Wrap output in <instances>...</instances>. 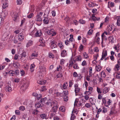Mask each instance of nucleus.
<instances>
[{
    "label": "nucleus",
    "instance_id": "obj_62",
    "mask_svg": "<svg viewBox=\"0 0 120 120\" xmlns=\"http://www.w3.org/2000/svg\"><path fill=\"white\" fill-rule=\"evenodd\" d=\"M116 108V107L115 106H114L113 107H112L111 108V110L112 111L114 112H116V110L115 109V108Z\"/></svg>",
    "mask_w": 120,
    "mask_h": 120
},
{
    "label": "nucleus",
    "instance_id": "obj_50",
    "mask_svg": "<svg viewBox=\"0 0 120 120\" xmlns=\"http://www.w3.org/2000/svg\"><path fill=\"white\" fill-rule=\"evenodd\" d=\"M92 68L91 67H90L89 69V75H91L92 74Z\"/></svg>",
    "mask_w": 120,
    "mask_h": 120
},
{
    "label": "nucleus",
    "instance_id": "obj_32",
    "mask_svg": "<svg viewBox=\"0 0 120 120\" xmlns=\"http://www.w3.org/2000/svg\"><path fill=\"white\" fill-rule=\"evenodd\" d=\"M94 60L93 61V64H95L96 63L94 62H96V60L97 59V58L98 56V55H97L95 56H94Z\"/></svg>",
    "mask_w": 120,
    "mask_h": 120
},
{
    "label": "nucleus",
    "instance_id": "obj_60",
    "mask_svg": "<svg viewBox=\"0 0 120 120\" xmlns=\"http://www.w3.org/2000/svg\"><path fill=\"white\" fill-rule=\"evenodd\" d=\"M70 43V41H68V40H66L65 41V44L68 45L69 44V43Z\"/></svg>",
    "mask_w": 120,
    "mask_h": 120
},
{
    "label": "nucleus",
    "instance_id": "obj_29",
    "mask_svg": "<svg viewBox=\"0 0 120 120\" xmlns=\"http://www.w3.org/2000/svg\"><path fill=\"white\" fill-rule=\"evenodd\" d=\"M49 11H48L47 10H45L44 12V17H45V15H47V17H48V15L49 13Z\"/></svg>",
    "mask_w": 120,
    "mask_h": 120
},
{
    "label": "nucleus",
    "instance_id": "obj_25",
    "mask_svg": "<svg viewBox=\"0 0 120 120\" xmlns=\"http://www.w3.org/2000/svg\"><path fill=\"white\" fill-rule=\"evenodd\" d=\"M34 66L35 65L34 64H32L30 65V69L31 72H32L34 71Z\"/></svg>",
    "mask_w": 120,
    "mask_h": 120
},
{
    "label": "nucleus",
    "instance_id": "obj_4",
    "mask_svg": "<svg viewBox=\"0 0 120 120\" xmlns=\"http://www.w3.org/2000/svg\"><path fill=\"white\" fill-rule=\"evenodd\" d=\"M50 44V47L52 49L56 48L57 44V42L53 41H52Z\"/></svg>",
    "mask_w": 120,
    "mask_h": 120
},
{
    "label": "nucleus",
    "instance_id": "obj_55",
    "mask_svg": "<svg viewBox=\"0 0 120 120\" xmlns=\"http://www.w3.org/2000/svg\"><path fill=\"white\" fill-rule=\"evenodd\" d=\"M49 56L50 58H53L54 57V55L51 53H49Z\"/></svg>",
    "mask_w": 120,
    "mask_h": 120
},
{
    "label": "nucleus",
    "instance_id": "obj_37",
    "mask_svg": "<svg viewBox=\"0 0 120 120\" xmlns=\"http://www.w3.org/2000/svg\"><path fill=\"white\" fill-rule=\"evenodd\" d=\"M82 59L81 56V55H79L77 56L76 60L77 61H81Z\"/></svg>",
    "mask_w": 120,
    "mask_h": 120
},
{
    "label": "nucleus",
    "instance_id": "obj_11",
    "mask_svg": "<svg viewBox=\"0 0 120 120\" xmlns=\"http://www.w3.org/2000/svg\"><path fill=\"white\" fill-rule=\"evenodd\" d=\"M18 39L20 41L24 39V36L22 33H20L19 35Z\"/></svg>",
    "mask_w": 120,
    "mask_h": 120
},
{
    "label": "nucleus",
    "instance_id": "obj_10",
    "mask_svg": "<svg viewBox=\"0 0 120 120\" xmlns=\"http://www.w3.org/2000/svg\"><path fill=\"white\" fill-rule=\"evenodd\" d=\"M67 51L65 50H63L61 52V55L62 57H64L67 56Z\"/></svg>",
    "mask_w": 120,
    "mask_h": 120
},
{
    "label": "nucleus",
    "instance_id": "obj_13",
    "mask_svg": "<svg viewBox=\"0 0 120 120\" xmlns=\"http://www.w3.org/2000/svg\"><path fill=\"white\" fill-rule=\"evenodd\" d=\"M42 33L40 30L39 31H37L36 33L35 34V36L36 37H39L41 36Z\"/></svg>",
    "mask_w": 120,
    "mask_h": 120
},
{
    "label": "nucleus",
    "instance_id": "obj_53",
    "mask_svg": "<svg viewBox=\"0 0 120 120\" xmlns=\"http://www.w3.org/2000/svg\"><path fill=\"white\" fill-rule=\"evenodd\" d=\"M78 102V104H79V106H80L82 104L81 103V102L80 101L78 102L77 101H76V100H75V102L74 105L75 104H76V103Z\"/></svg>",
    "mask_w": 120,
    "mask_h": 120
},
{
    "label": "nucleus",
    "instance_id": "obj_28",
    "mask_svg": "<svg viewBox=\"0 0 120 120\" xmlns=\"http://www.w3.org/2000/svg\"><path fill=\"white\" fill-rule=\"evenodd\" d=\"M109 40L110 42L112 43H113L114 42V39L113 37L110 36L109 38Z\"/></svg>",
    "mask_w": 120,
    "mask_h": 120
},
{
    "label": "nucleus",
    "instance_id": "obj_9",
    "mask_svg": "<svg viewBox=\"0 0 120 120\" xmlns=\"http://www.w3.org/2000/svg\"><path fill=\"white\" fill-rule=\"evenodd\" d=\"M18 16V15L17 13H13V15H12V17L14 18V21H16L17 20V19Z\"/></svg>",
    "mask_w": 120,
    "mask_h": 120
},
{
    "label": "nucleus",
    "instance_id": "obj_17",
    "mask_svg": "<svg viewBox=\"0 0 120 120\" xmlns=\"http://www.w3.org/2000/svg\"><path fill=\"white\" fill-rule=\"evenodd\" d=\"M100 40V38L98 37H95L94 41L96 43L99 44L100 43L99 42Z\"/></svg>",
    "mask_w": 120,
    "mask_h": 120
},
{
    "label": "nucleus",
    "instance_id": "obj_2",
    "mask_svg": "<svg viewBox=\"0 0 120 120\" xmlns=\"http://www.w3.org/2000/svg\"><path fill=\"white\" fill-rule=\"evenodd\" d=\"M29 83V82L27 81H24L23 85L21 86V88L23 90H25L28 86Z\"/></svg>",
    "mask_w": 120,
    "mask_h": 120
},
{
    "label": "nucleus",
    "instance_id": "obj_21",
    "mask_svg": "<svg viewBox=\"0 0 120 120\" xmlns=\"http://www.w3.org/2000/svg\"><path fill=\"white\" fill-rule=\"evenodd\" d=\"M8 4L6 2H5L3 3L2 7L3 9H4L5 8H6V7H8Z\"/></svg>",
    "mask_w": 120,
    "mask_h": 120
},
{
    "label": "nucleus",
    "instance_id": "obj_44",
    "mask_svg": "<svg viewBox=\"0 0 120 120\" xmlns=\"http://www.w3.org/2000/svg\"><path fill=\"white\" fill-rule=\"evenodd\" d=\"M85 106L87 108H89L91 107V105L89 103H86L85 104Z\"/></svg>",
    "mask_w": 120,
    "mask_h": 120
},
{
    "label": "nucleus",
    "instance_id": "obj_46",
    "mask_svg": "<svg viewBox=\"0 0 120 120\" xmlns=\"http://www.w3.org/2000/svg\"><path fill=\"white\" fill-rule=\"evenodd\" d=\"M33 16V13H31L30 15H28L27 16V17L29 19H30Z\"/></svg>",
    "mask_w": 120,
    "mask_h": 120
},
{
    "label": "nucleus",
    "instance_id": "obj_41",
    "mask_svg": "<svg viewBox=\"0 0 120 120\" xmlns=\"http://www.w3.org/2000/svg\"><path fill=\"white\" fill-rule=\"evenodd\" d=\"M83 56L85 58H87L88 57V56L86 52H84L83 53Z\"/></svg>",
    "mask_w": 120,
    "mask_h": 120
},
{
    "label": "nucleus",
    "instance_id": "obj_39",
    "mask_svg": "<svg viewBox=\"0 0 120 120\" xmlns=\"http://www.w3.org/2000/svg\"><path fill=\"white\" fill-rule=\"evenodd\" d=\"M14 74H15L16 75H18L19 74V70H16L14 71Z\"/></svg>",
    "mask_w": 120,
    "mask_h": 120
},
{
    "label": "nucleus",
    "instance_id": "obj_30",
    "mask_svg": "<svg viewBox=\"0 0 120 120\" xmlns=\"http://www.w3.org/2000/svg\"><path fill=\"white\" fill-rule=\"evenodd\" d=\"M79 23L81 24H84L85 23V21L82 19H81L79 21Z\"/></svg>",
    "mask_w": 120,
    "mask_h": 120
},
{
    "label": "nucleus",
    "instance_id": "obj_12",
    "mask_svg": "<svg viewBox=\"0 0 120 120\" xmlns=\"http://www.w3.org/2000/svg\"><path fill=\"white\" fill-rule=\"evenodd\" d=\"M107 55V52L105 51L104 52H103L102 55V57L101 59V60H102Z\"/></svg>",
    "mask_w": 120,
    "mask_h": 120
},
{
    "label": "nucleus",
    "instance_id": "obj_24",
    "mask_svg": "<svg viewBox=\"0 0 120 120\" xmlns=\"http://www.w3.org/2000/svg\"><path fill=\"white\" fill-rule=\"evenodd\" d=\"M95 68L97 71H100L101 68L100 67L99 65L98 66H96Z\"/></svg>",
    "mask_w": 120,
    "mask_h": 120
},
{
    "label": "nucleus",
    "instance_id": "obj_22",
    "mask_svg": "<svg viewBox=\"0 0 120 120\" xmlns=\"http://www.w3.org/2000/svg\"><path fill=\"white\" fill-rule=\"evenodd\" d=\"M109 91L108 88L107 87H105L103 89V93L105 94L107 93Z\"/></svg>",
    "mask_w": 120,
    "mask_h": 120
},
{
    "label": "nucleus",
    "instance_id": "obj_19",
    "mask_svg": "<svg viewBox=\"0 0 120 120\" xmlns=\"http://www.w3.org/2000/svg\"><path fill=\"white\" fill-rule=\"evenodd\" d=\"M54 31L53 29H52L49 30H48L47 31V34L49 35H51L52 33V32Z\"/></svg>",
    "mask_w": 120,
    "mask_h": 120
},
{
    "label": "nucleus",
    "instance_id": "obj_34",
    "mask_svg": "<svg viewBox=\"0 0 120 120\" xmlns=\"http://www.w3.org/2000/svg\"><path fill=\"white\" fill-rule=\"evenodd\" d=\"M38 56L37 54H36L35 53V51L34 52H33L32 54L31 57H32L33 56L37 57Z\"/></svg>",
    "mask_w": 120,
    "mask_h": 120
},
{
    "label": "nucleus",
    "instance_id": "obj_54",
    "mask_svg": "<svg viewBox=\"0 0 120 120\" xmlns=\"http://www.w3.org/2000/svg\"><path fill=\"white\" fill-rule=\"evenodd\" d=\"M94 100L93 98H90V99L89 101L90 103L92 104H93V101Z\"/></svg>",
    "mask_w": 120,
    "mask_h": 120
},
{
    "label": "nucleus",
    "instance_id": "obj_23",
    "mask_svg": "<svg viewBox=\"0 0 120 120\" xmlns=\"http://www.w3.org/2000/svg\"><path fill=\"white\" fill-rule=\"evenodd\" d=\"M73 67V68L75 69H78L79 68L78 66V65L76 63H75L74 64Z\"/></svg>",
    "mask_w": 120,
    "mask_h": 120
},
{
    "label": "nucleus",
    "instance_id": "obj_3",
    "mask_svg": "<svg viewBox=\"0 0 120 120\" xmlns=\"http://www.w3.org/2000/svg\"><path fill=\"white\" fill-rule=\"evenodd\" d=\"M43 12H40L39 13H38L36 16V20L37 21H42V19L41 18L42 16Z\"/></svg>",
    "mask_w": 120,
    "mask_h": 120
},
{
    "label": "nucleus",
    "instance_id": "obj_33",
    "mask_svg": "<svg viewBox=\"0 0 120 120\" xmlns=\"http://www.w3.org/2000/svg\"><path fill=\"white\" fill-rule=\"evenodd\" d=\"M58 45L59 47L61 49H63L64 47V46L63 45L62 42H61L60 43H58Z\"/></svg>",
    "mask_w": 120,
    "mask_h": 120
},
{
    "label": "nucleus",
    "instance_id": "obj_47",
    "mask_svg": "<svg viewBox=\"0 0 120 120\" xmlns=\"http://www.w3.org/2000/svg\"><path fill=\"white\" fill-rule=\"evenodd\" d=\"M20 73L21 74L22 76H23L25 74L24 71L23 70H22L20 71Z\"/></svg>",
    "mask_w": 120,
    "mask_h": 120
},
{
    "label": "nucleus",
    "instance_id": "obj_42",
    "mask_svg": "<svg viewBox=\"0 0 120 120\" xmlns=\"http://www.w3.org/2000/svg\"><path fill=\"white\" fill-rule=\"evenodd\" d=\"M56 94L57 96H58L63 97V96L62 93L58 92L56 93Z\"/></svg>",
    "mask_w": 120,
    "mask_h": 120
},
{
    "label": "nucleus",
    "instance_id": "obj_26",
    "mask_svg": "<svg viewBox=\"0 0 120 120\" xmlns=\"http://www.w3.org/2000/svg\"><path fill=\"white\" fill-rule=\"evenodd\" d=\"M62 73V72H59V74L56 75V77L57 78H61L63 76Z\"/></svg>",
    "mask_w": 120,
    "mask_h": 120
},
{
    "label": "nucleus",
    "instance_id": "obj_20",
    "mask_svg": "<svg viewBox=\"0 0 120 120\" xmlns=\"http://www.w3.org/2000/svg\"><path fill=\"white\" fill-rule=\"evenodd\" d=\"M33 44V41H29L26 45V47H29Z\"/></svg>",
    "mask_w": 120,
    "mask_h": 120
},
{
    "label": "nucleus",
    "instance_id": "obj_5",
    "mask_svg": "<svg viewBox=\"0 0 120 120\" xmlns=\"http://www.w3.org/2000/svg\"><path fill=\"white\" fill-rule=\"evenodd\" d=\"M50 18L48 17H44V19L43 20V22L44 24H49Z\"/></svg>",
    "mask_w": 120,
    "mask_h": 120
},
{
    "label": "nucleus",
    "instance_id": "obj_6",
    "mask_svg": "<svg viewBox=\"0 0 120 120\" xmlns=\"http://www.w3.org/2000/svg\"><path fill=\"white\" fill-rule=\"evenodd\" d=\"M32 96L35 97H36L38 100H39V99H40L41 98L42 95L41 94H39V97H38V94L35 92L33 93H32Z\"/></svg>",
    "mask_w": 120,
    "mask_h": 120
},
{
    "label": "nucleus",
    "instance_id": "obj_16",
    "mask_svg": "<svg viewBox=\"0 0 120 120\" xmlns=\"http://www.w3.org/2000/svg\"><path fill=\"white\" fill-rule=\"evenodd\" d=\"M46 82V81H44L42 80H39L37 81L38 83L41 85H43L45 84Z\"/></svg>",
    "mask_w": 120,
    "mask_h": 120
},
{
    "label": "nucleus",
    "instance_id": "obj_36",
    "mask_svg": "<svg viewBox=\"0 0 120 120\" xmlns=\"http://www.w3.org/2000/svg\"><path fill=\"white\" fill-rule=\"evenodd\" d=\"M101 77H102L104 78L106 76V75L105 73V72L103 71H102L101 73Z\"/></svg>",
    "mask_w": 120,
    "mask_h": 120
},
{
    "label": "nucleus",
    "instance_id": "obj_56",
    "mask_svg": "<svg viewBox=\"0 0 120 120\" xmlns=\"http://www.w3.org/2000/svg\"><path fill=\"white\" fill-rule=\"evenodd\" d=\"M64 100L65 101H67L68 100V97L67 96H64Z\"/></svg>",
    "mask_w": 120,
    "mask_h": 120
},
{
    "label": "nucleus",
    "instance_id": "obj_31",
    "mask_svg": "<svg viewBox=\"0 0 120 120\" xmlns=\"http://www.w3.org/2000/svg\"><path fill=\"white\" fill-rule=\"evenodd\" d=\"M84 94H86V95H87V96H90L91 95V93L89 91H86L85 92Z\"/></svg>",
    "mask_w": 120,
    "mask_h": 120
},
{
    "label": "nucleus",
    "instance_id": "obj_35",
    "mask_svg": "<svg viewBox=\"0 0 120 120\" xmlns=\"http://www.w3.org/2000/svg\"><path fill=\"white\" fill-rule=\"evenodd\" d=\"M59 109L60 111L62 112H64L65 111V109L64 107H60Z\"/></svg>",
    "mask_w": 120,
    "mask_h": 120
},
{
    "label": "nucleus",
    "instance_id": "obj_14",
    "mask_svg": "<svg viewBox=\"0 0 120 120\" xmlns=\"http://www.w3.org/2000/svg\"><path fill=\"white\" fill-rule=\"evenodd\" d=\"M58 107L57 106H53L52 109L51 111L53 112H56L57 111Z\"/></svg>",
    "mask_w": 120,
    "mask_h": 120
},
{
    "label": "nucleus",
    "instance_id": "obj_48",
    "mask_svg": "<svg viewBox=\"0 0 120 120\" xmlns=\"http://www.w3.org/2000/svg\"><path fill=\"white\" fill-rule=\"evenodd\" d=\"M87 41L86 39L85 38H84V39H83L82 41L83 43H84V44L85 45L86 44Z\"/></svg>",
    "mask_w": 120,
    "mask_h": 120
},
{
    "label": "nucleus",
    "instance_id": "obj_63",
    "mask_svg": "<svg viewBox=\"0 0 120 120\" xmlns=\"http://www.w3.org/2000/svg\"><path fill=\"white\" fill-rule=\"evenodd\" d=\"M52 14L53 16H56V13L55 11L53 10L52 11Z\"/></svg>",
    "mask_w": 120,
    "mask_h": 120
},
{
    "label": "nucleus",
    "instance_id": "obj_15",
    "mask_svg": "<svg viewBox=\"0 0 120 120\" xmlns=\"http://www.w3.org/2000/svg\"><path fill=\"white\" fill-rule=\"evenodd\" d=\"M11 88L10 86L8 85L6 87L5 90L6 91H8L9 92H10L11 91Z\"/></svg>",
    "mask_w": 120,
    "mask_h": 120
},
{
    "label": "nucleus",
    "instance_id": "obj_61",
    "mask_svg": "<svg viewBox=\"0 0 120 120\" xmlns=\"http://www.w3.org/2000/svg\"><path fill=\"white\" fill-rule=\"evenodd\" d=\"M92 30H90L88 31L87 34L89 35H90L92 34Z\"/></svg>",
    "mask_w": 120,
    "mask_h": 120
},
{
    "label": "nucleus",
    "instance_id": "obj_18",
    "mask_svg": "<svg viewBox=\"0 0 120 120\" xmlns=\"http://www.w3.org/2000/svg\"><path fill=\"white\" fill-rule=\"evenodd\" d=\"M35 107L37 109L41 107V105L40 104V102H38L35 104Z\"/></svg>",
    "mask_w": 120,
    "mask_h": 120
},
{
    "label": "nucleus",
    "instance_id": "obj_7",
    "mask_svg": "<svg viewBox=\"0 0 120 120\" xmlns=\"http://www.w3.org/2000/svg\"><path fill=\"white\" fill-rule=\"evenodd\" d=\"M75 92L76 93H77L80 91V89L78 88V85L76 84H75Z\"/></svg>",
    "mask_w": 120,
    "mask_h": 120
},
{
    "label": "nucleus",
    "instance_id": "obj_64",
    "mask_svg": "<svg viewBox=\"0 0 120 120\" xmlns=\"http://www.w3.org/2000/svg\"><path fill=\"white\" fill-rule=\"evenodd\" d=\"M117 24L118 26H120V19H117Z\"/></svg>",
    "mask_w": 120,
    "mask_h": 120
},
{
    "label": "nucleus",
    "instance_id": "obj_38",
    "mask_svg": "<svg viewBox=\"0 0 120 120\" xmlns=\"http://www.w3.org/2000/svg\"><path fill=\"white\" fill-rule=\"evenodd\" d=\"M73 111L72 112V113L71 114V115L70 118L71 120H74L75 119V116L73 114Z\"/></svg>",
    "mask_w": 120,
    "mask_h": 120
},
{
    "label": "nucleus",
    "instance_id": "obj_27",
    "mask_svg": "<svg viewBox=\"0 0 120 120\" xmlns=\"http://www.w3.org/2000/svg\"><path fill=\"white\" fill-rule=\"evenodd\" d=\"M41 90L40 91H44L46 90H47L45 86H42L41 87Z\"/></svg>",
    "mask_w": 120,
    "mask_h": 120
},
{
    "label": "nucleus",
    "instance_id": "obj_51",
    "mask_svg": "<svg viewBox=\"0 0 120 120\" xmlns=\"http://www.w3.org/2000/svg\"><path fill=\"white\" fill-rule=\"evenodd\" d=\"M116 113V112H114L112 111L111 110L110 113L109 114L110 115H113V114H115Z\"/></svg>",
    "mask_w": 120,
    "mask_h": 120
},
{
    "label": "nucleus",
    "instance_id": "obj_59",
    "mask_svg": "<svg viewBox=\"0 0 120 120\" xmlns=\"http://www.w3.org/2000/svg\"><path fill=\"white\" fill-rule=\"evenodd\" d=\"M70 18L68 17H66L64 19L66 22H68L70 20Z\"/></svg>",
    "mask_w": 120,
    "mask_h": 120
},
{
    "label": "nucleus",
    "instance_id": "obj_57",
    "mask_svg": "<svg viewBox=\"0 0 120 120\" xmlns=\"http://www.w3.org/2000/svg\"><path fill=\"white\" fill-rule=\"evenodd\" d=\"M89 5L90 7H93L94 5L93 3L91 2L90 3V4L89 3Z\"/></svg>",
    "mask_w": 120,
    "mask_h": 120
},
{
    "label": "nucleus",
    "instance_id": "obj_40",
    "mask_svg": "<svg viewBox=\"0 0 120 120\" xmlns=\"http://www.w3.org/2000/svg\"><path fill=\"white\" fill-rule=\"evenodd\" d=\"M19 109L21 111H23L25 109V108L23 106H21L19 107Z\"/></svg>",
    "mask_w": 120,
    "mask_h": 120
},
{
    "label": "nucleus",
    "instance_id": "obj_43",
    "mask_svg": "<svg viewBox=\"0 0 120 120\" xmlns=\"http://www.w3.org/2000/svg\"><path fill=\"white\" fill-rule=\"evenodd\" d=\"M97 90L99 94H101L102 93V91L100 90V89L98 87H97Z\"/></svg>",
    "mask_w": 120,
    "mask_h": 120
},
{
    "label": "nucleus",
    "instance_id": "obj_52",
    "mask_svg": "<svg viewBox=\"0 0 120 120\" xmlns=\"http://www.w3.org/2000/svg\"><path fill=\"white\" fill-rule=\"evenodd\" d=\"M87 65V63L86 61L85 60H84L82 63V65L83 66H84Z\"/></svg>",
    "mask_w": 120,
    "mask_h": 120
},
{
    "label": "nucleus",
    "instance_id": "obj_49",
    "mask_svg": "<svg viewBox=\"0 0 120 120\" xmlns=\"http://www.w3.org/2000/svg\"><path fill=\"white\" fill-rule=\"evenodd\" d=\"M17 2L18 4L21 5L22 4V2L21 0H17Z\"/></svg>",
    "mask_w": 120,
    "mask_h": 120
},
{
    "label": "nucleus",
    "instance_id": "obj_8",
    "mask_svg": "<svg viewBox=\"0 0 120 120\" xmlns=\"http://www.w3.org/2000/svg\"><path fill=\"white\" fill-rule=\"evenodd\" d=\"M47 99V98L46 97H45L42 98H41L40 99H39V100H40L39 101V102L41 103H45Z\"/></svg>",
    "mask_w": 120,
    "mask_h": 120
},
{
    "label": "nucleus",
    "instance_id": "obj_45",
    "mask_svg": "<svg viewBox=\"0 0 120 120\" xmlns=\"http://www.w3.org/2000/svg\"><path fill=\"white\" fill-rule=\"evenodd\" d=\"M15 114L18 115H19L20 114V112L19 110H16L15 111Z\"/></svg>",
    "mask_w": 120,
    "mask_h": 120
},
{
    "label": "nucleus",
    "instance_id": "obj_58",
    "mask_svg": "<svg viewBox=\"0 0 120 120\" xmlns=\"http://www.w3.org/2000/svg\"><path fill=\"white\" fill-rule=\"evenodd\" d=\"M74 64V61H71L70 62V64H69V66H71V67L72 65H73Z\"/></svg>",
    "mask_w": 120,
    "mask_h": 120
},
{
    "label": "nucleus",
    "instance_id": "obj_1",
    "mask_svg": "<svg viewBox=\"0 0 120 120\" xmlns=\"http://www.w3.org/2000/svg\"><path fill=\"white\" fill-rule=\"evenodd\" d=\"M26 56V52H24L19 56V59L22 62H24V61L25 60V59H24V58Z\"/></svg>",
    "mask_w": 120,
    "mask_h": 120
}]
</instances>
